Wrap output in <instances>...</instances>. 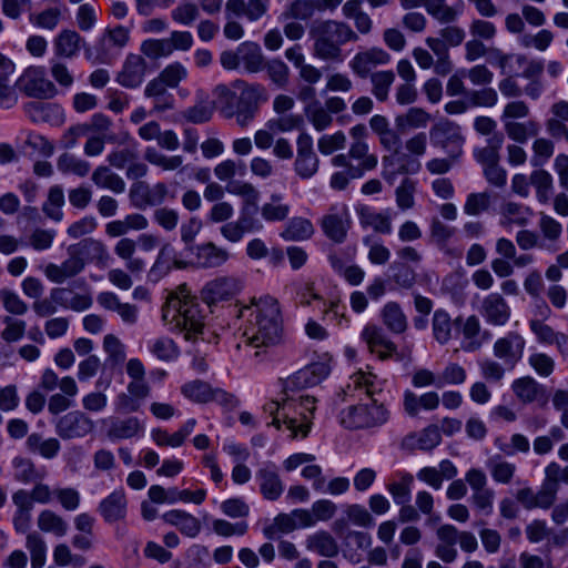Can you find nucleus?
I'll use <instances>...</instances> for the list:
<instances>
[{
	"mask_svg": "<svg viewBox=\"0 0 568 568\" xmlns=\"http://www.w3.org/2000/svg\"><path fill=\"white\" fill-rule=\"evenodd\" d=\"M237 317L245 322L243 343L255 348L258 358L283 341V320L278 302L271 296L252 300L251 304L239 308Z\"/></svg>",
	"mask_w": 568,
	"mask_h": 568,
	"instance_id": "f257e3e1",
	"label": "nucleus"
},
{
	"mask_svg": "<svg viewBox=\"0 0 568 568\" xmlns=\"http://www.w3.org/2000/svg\"><path fill=\"white\" fill-rule=\"evenodd\" d=\"M354 390H363L367 400L341 410L338 416L341 425L347 429H372L385 425L390 413L384 403L375 398V395L382 392L376 383V376L363 371L356 372L349 377L345 392Z\"/></svg>",
	"mask_w": 568,
	"mask_h": 568,
	"instance_id": "f03ea898",
	"label": "nucleus"
},
{
	"mask_svg": "<svg viewBox=\"0 0 568 568\" xmlns=\"http://www.w3.org/2000/svg\"><path fill=\"white\" fill-rule=\"evenodd\" d=\"M313 43V57L324 62L342 63V45L356 42L357 33L345 22L325 20L313 24L310 31Z\"/></svg>",
	"mask_w": 568,
	"mask_h": 568,
	"instance_id": "7ed1b4c3",
	"label": "nucleus"
},
{
	"mask_svg": "<svg viewBox=\"0 0 568 568\" xmlns=\"http://www.w3.org/2000/svg\"><path fill=\"white\" fill-rule=\"evenodd\" d=\"M162 318L183 333L187 341L201 334L204 326L199 303L187 295H171L163 307Z\"/></svg>",
	"mask_w": 568,
	"mask_h": 568,
	"instance_id": "20e7f679",
	"label": "nucleus"
},
{
	"mask_svg": "<svg viewBox=\"0 0 568 568\" xmlns=\"http://www.w3.org/2000/svg\"><path fill=\"white\" fill-rule=\"evenodd\" d=\"M368 131L365 124H356L349 129L352 139L346 153H338L331 159L333 166H352L353 173L363 175L373 171L378 164V158L369 151L366 141Z\"/></svg>",
	"mask_w": 568,
	"mask_h": 568,
	"instance_id": "39448f33",
	"label": "nucleus"
},
{
	"mask_svg": "<svg viewBox=\"0 0 568 568\" xmlns=\"http://www.w3.org/2000/svg\"><path fill=\"white\" fill-rule=\"evenodd\" d=\"M288 392L284 389L285 397L282 398L283 425L291 438H305L313 424L316 399L308 395L290 397Z\"/></svg>",
	"mask_w": 568,
	"mask_h": 568,
	"instance_id": "423d86ee",
	"label": "nucleus"
},
{
	"mask_svg": "<svg viewBox=\"0 0 568 568\" xmlns=\"http://www.w3.org/2000/svg\"><path fill=\"white\" fill-rule=\"evenodd\" d=\"M85 253L103 255L106 253V250L100 241L87 239L75 245L69 246V256L60 265L53 263L48 264L44 268V275L48 280L57 284H61L65 280L78 275L85 266L82 257Z\"/></svg>",
	"mask_w": 568,
	"mask_h": 568,
	"instance_id": "0eeeda50",
	"label": "nucleus"
},
{
	"mask_svg": "<svg viewBox=\"0 0 568 568\" xmlns=\"http://www.w3.org/2000/svg\"><path fill=\"white\" fill-rule=\"evenodd\" d=\"M318 224L324 235L335 244L346 241L352 225L349 209L344 203L333 204L320 219Z\"/></svg>",
	"mask_w": 568,
	"mask_h": 568,
	"instance_id": "6e6552de",
	"label": "nucleus"
},
{
	"mask_svg": "<svg viewBox=\"0 0 568 568\" xmlns=\"http://www.w3.org/2000/svg\"><path fill=\"white\" fill-rule=\"evenodd\" d=\"M434 146L440 148L450 159L457 160L463 153L465 139L458 124L450 121H439L429 130Z\"/></svg>",
	"mask_w": 568,
	"mask_h": 568,
	"instance_id": "1a4fd4ad",
	"label": "nucleus"
},
{
	"mask_svg": "<svg viewBox=\"0 0 568 568\" xmlns=\"http://www.w3.org/2000/svg\"><path fill=\"white\" fill-rule=\"evenodd\" d=\"M243 288V282L235 275H220L204 284L201 298L209 306L227 302L235 297Z\"/></svg>",
	"mask_w": 568,
	"mask_h": 568,
	"instance_id": "9d476101",
	"label": "nucleus"
},
{
	"mask_svg": "<svg viewBox=\"0 0 568 568\" xmlns=\"http://www.w3.org/2000/svg\"><path fill=\"white\" fill-rule=\"evenodd\" d=\"M130 30L123 26L108 28L95 43L97 60L100 63H111L120 51L129 43Z\"/></svg>",
	"mask_w": 568,
	"mask_h": 568,
	"instance_id": "9b49d317",
	"label": "nucleus"
},
{
	"mask_svg": "<svg viewBox=\"0 0 568 568\" xmlns=\"http://www.w3.org/2000/svg\"><path fill=\"white\" fill-rule=\"evenodd\" d=\"M294 172L302 180L312 179L320 169V159L314 151L313 138L302 132L296 138V156Z\"/></svg>",
	"mask_w": 568,
	"mask_h": 568,
	"instance_id": "f8f14e48",
	"label": "nucleus"
},
{
	"mask_svg": "<svg viewBox=\"0 0 568 568\" xmlns=\"http://www.w3.org/2000/svg\"><path fill=\"white\" fill-rule=\"evenodd\" d=\"M20 90L28 97L36 99H51L57 94V88L45 75L41 67L29 68L19 78Z\"/></svg>",
	"mask_w": 568,
	"mask_h": 568,
	"instance_id": "ddd939ff",
	"label": "nucleus"
},
{
	"mask_svg": "<svg viewBox=\"0 0 568 568\" xmlns=\"http://www.w3.org/2000/svg\"><path fill=\"white\" fill-rule=\"evenodd\" d=\"M390 61V55L384 49L372 47L359 50L349 60L348 67L359 79H367L377 67L386 65Z\"/></svg>",
	"mask_w": 568,
	"mask_h": 568,
	"instance_id": "4468645a",
	"label": "nucleus"
},
{
	"mask_svg": "<svg viewBox=\"0 0 568 568\" xmlns=\"http://www.w3.org/2000/svg\"><path fill=\"white\" fill-rule=\"evenodd\" d=\"M526 346L525 338L517 332H508L495 341L494 356L509 368H514L523 358Z\"/></svg>",
	"mask_w": 568,
	"mask_h": 568,
	"instance_id": "2eb2a0df",
	"label": "nucleus"
},
{
	"mask_svg": "<svg viewBox=\"0 0 568 568\" xmlns=\"http://www.w3.org/2000/svg\"><path fill=\"white\" fill-rule=\"evenodd\" d=\"M189 250L192 254V264L200 270L219 268L230 260L229 251L213 242L192 245Z\"/></svg>",
	"mask_w": 568,
	"mask_h": 568,
	"instance_id": "dca6fc26",
	"label": "nucleus"
},
{
	"mask_svg": "<svg viewBox=\"0 0 568 568\" xmlns=\"http://www.w3.org/2000/svg\"><path fill=\"white\" fill-rule=\"evenodd\" d=\"M94 428L93 420L83 412L73 410L61 416L55 424V433L62 439L82 438Z\"/></svg>",
	"mask_w": 568,
	"mask_h": 568,
	"instance_id": "f3484780",
	"label": "nucleus"
},
{
	"mask_svg": "<svg viewBox=\"0 0 568 568\" xmlns=\"http://www.w3.org/2000/svg\"><path fill=\"white\" fill-rule=\"evenodd\" d=\"M479 314L491 326H505L511 316V308L498 292H491L480 302Z\"/></svg>",
	"mask_w": 568,
	"mask_h": 568,
	"instance_id": "a211bd4d",
	"label": "nucleus"
},
{
	"mask_svg": "<svg viewBox=\"0 0 568 568\" xmlns=\"http://www.w3.org/2000/svg\"><path fill=\"white\" fill-rule=\"evenodd\" d=\"M331 367L326 362H315L297 371L285 382V390L313 387L328 376Z\"/></svg>",
	"mask_w": 568,
	"mask_h": 568,
	"instance_id": "6ab92c4d",
	"label": "nucleus"
},
{
	"mask_svg": "<svg viewBox=\"0 0 568 568\" xmlns=\"http://www.w3.org/2000/svg\"><path fill=\"white\" fill-rule=\"evenodd\" d=\"M382 162V176L389 184H393L399 174H416L422 169L420 161L406 153L398 152L397 154L384 156Z\"/></svg>",
	"mask_w": 568,
	"mask_h": 568,
	"instance_id": "aec40b11",
	"label": "nucleus"
},
{
	"mask_svg": "<svg viewBox=\"0 0 568 568\" xmlns=\"http://www.w3.org/2000/svg\"><path fill=\"white\" fill-rule=\"evenodd\" d=\"M148 63L141 54L126 55L122 69L116 75V82L128 89H135L142 84L146 74Z\"/></svg>",
	"mask_w": 568,
	"mask_h": 568,
	"instance_id": "412c9836",
	"label": "nucleus"
},
{
	"mask_svg": "<svg viewBox=\"0 0 568 568\" xmlns=\"http://www.w3.org/2000/svg\"><path fill=\"white\" fill-rule=\"evenodd\" d=\"M98 511L104 523L112 525L123 521L128 515V498L123 489H115L101 499Z\"/></svg>",
	"mask_w": 568,
	"mask_h": 568,
	"instance_id": "4be33fe9",
	"label": "nucleus"
},
{
	"mask_svg": "<svg viewBox=\"0 0 568 568\" xmlns=\"http://www.w3.org/2000/svg\"><path fill=\"white\" fill-rule=\"evenodd\" d=\"M23 109L27 116L34 123L60 126L65 120L62 106L57 103L33 101L26 103Z\"/></svg>",
	"mask_w": 568,
	"mask_h": 568,
	"instance_id": "5701e85b",
	"label": "nucleus"
},
{
	"mask_svg": "<svg viewBox=\"0 0 568 568\" xmlns=\"http://www.w3.org/2000/svg\"><path fill=\"white\" fill-rule=\"evenodd\" d=\"M255 479L258 483L260 493L264 499L274 501L282 496L284 484L273 463H264L255 473Z\"/></svg>",
	"mask_w": 568,
	"mask_h": 568,
	"instance_id": "b1692460",
	"label": "nucleus"
},
{
	"mask_svg": "<svg viewBox=\"0 0 568 568\" xmlns=\"http://www.w3.org/2000/svg\"><path fill=\"white\" fill-rule=\"evenodd\" d=\"M454 324L460 325V332L463 335L462 348L465 352H476L481 348L485 337L489 338L490 333L485 331L481 335L480 321L476 315H470L463 321L459 316L454 321Z\"/></svg>",
	"mask_w": 568,
	"mask_h": 568,
	"instance_id": "393cba45",
	"label": "nucleus"
},
{
	"mask_svg": "<svg viewBox=\"0 0 568 568\" xmlns=\"http://www.w3.org/2000/svg\"><path fill=\"white\" fill-rule=\"evenodd\" d=\"M144 424L135 416L125 418H110L106 428V437L111 442L132 439L143 436Z\"/></svg>",
	"mask_w": 568,
	"mask_h": 568,
	"instance_id": "a878e982",
	"label": "nucleus"
},
{
	"mask_svg": "<svg viewBox=\"0 0 568 568\" xmlns=\"http://www.w3.org/2000/svg\"><path fill=\"white\" fill-rule=\"evenodd\" d=\"M359 225L379 234H390L393 231L392 216L388 210L378 211L368 205L356 207Z\"/></svg>",
	"mask_w": 568,
	"mask_h": 568,
	"instance_id": "bb28decb",
	"label": "nucleus"
},
{
	"mask_svg": "<svg viewBox=\"0 0 568 568\" xmlns=\"http://www.w3.org/2000/svg\"><path fill=\"white\" fill-rule=\"evenodd\" d=\"M361 338L366 343L368 349L382 359L396 353V345L386 336L383 328L376 325H366L361 333Z\"/></svg>",
	"mask_w": 568,
	"mask_h": 568,
	"instance_id": "cd10ccee",
	"label": "nucleus"
},
{
	"mask_svg": "<svg viewBox=\"0 0 568 568\" xmlns=\"http://www.w3.org/2000/svg\"><path fill=\"white\" fill-rule=\"evenodd\" d=\"M87 42L79 32L62 29L53 39V51L59 58L73 59L79 55Z\"/></svg>",
	"mask_w": 568,
	"mask_h": 568,
	"instance_id": "c85d7f7f",
	"label": "nucleus"
},
{
	"mask_svg": "<svg viewBox=\"0 0 568 568\" xmlns=\"http://www.w3.org/2000/svg\"><path fill=\"white\" fill-rule=\"evenodd\" d=\"M437 546L435 555L446 564L454 562L458 556L456 544L458 539L457 528L453 525H442L436 530Z\"/></svg>",
	"mask_w": 568,
	"mask_h": 568,
	"instance_id": "c756f323",
	"label": "nucleus"
},
{
	"mask_svg": "<svg viewBox=\"0 0 568 568\" xmlns=\"http://www.w3.org/2000/svg\"><path fill=\"white\" fill-rule=\"evenodd\" d=\"M500 220L499 224L503 227H511L513 225L525 227L529 224L534 212L524 204L513 201L504 202L499 209Z\"/></svg>",
	"mask_w": 568,
	"mask_h": 568,
	"instance_id": "7c9ffc66",
	"label": "nucleus"
},
{
	"mask_svg": "<svg viewBox=\"0 0 568 568\" xmlns=\"http://www.w3.org/2000/svg\"><path fill=\"white\" fill-rule=\"evenodd\" d=\"M232 87L240 93L239 106L257 111L258 105L267 100L266 89L260 83H247L243 80H235Z\"/></svg>",
	"mask_w": 568,
	"mask_h": 568,
	"instance_id": "2f4dec72",
	"label": "nucleus"
},
{
	"mask_svg": "<svg viewBox=\"0 0 568 568\" xmlns=\"http://www.w3.org/2000/svg\"><path fill=\"white\" fill-rule=\"evenodd\" d=\"M440 404L439 395L436 392H427L417 396L414 392L406 389L403 395L404 412L416 417L420 409L435 410Z\"/></svg>",
	"mask_w": 568,
	"mask_h": 568,
	"instance_id": "473e14b6",
	"label": "nucleus"
},
{
	"mask_svg": "<svg viewBox=\"0 0 568 568\" xmlns=\"http://www.w3.org/2000/svg\"><path fill=\"white\" fill-rule=\"evenodd\" d=\"M93 184L102 190H109L114 194L125 192V181L118 173L113 172L109 165H98L91 175Z\"/></svg>",
	"mask_w": 568,
	"mask_h": 568,
	"instance_id": "72a5a7b5",
	"label": "nucleus"
},
{
	"mask_svg": "<svg viewBox=\"0 0 568 568\" xmlns=\"http://www.w3.org/2000/svg\"><path fill=\"white\" fill-rule=\"evenodd\" d=\"M440 442V429L436 425H429L419 433L407 435L403 440V445L410 449L432 450Z\"/></svg>",
	"mask_w": 568,
	"mask_h": 568,
	"instance_id": "f704fd0d",
	"label": "nucleus"
},
{
	"mask_svg": "<svg viewBox=\"0 0 568 568\" xmlns=\"http://www.w3.org/2000/svg\"><path fill=\"white\" fill-rule=\"evenodd\" d=\"M144 95L152 100L153 111L156 113L172 110L174 97L168 91V87L158 79H152L144 88Z\"/></svg>",
	"mask_w": 568,
	"mask_h": 568,
	"instance_id": "c9c22d12",
	"label": "nucleus"
},
{
	"mask_svg": "<svg viewBox=\"0 0 568 568\" xmlns=\"http://www.w3.org/2000/svg\"><path fill=\"white\" fill-rule=\"evenodd\" d=\"M305 547L308 551L322 557H335L338 554V545L334 537L326 530H318L308 535L305 539Z\"/></svg>",
	"mask_w": 568,
	"mask_h": 568,
	"instance_id": "e433bc0d",
	"label": "nucleus"
},
{
	"mask_svg": "<svg viewBox=\"0 0 568 568\" xmlns=\"http://www.w3.org/2000/svg\"><path fill=\"white\" fill-rule=\"evenodd\" d=\"M511 390L524 404L536 402L545 396V388L531 376H524L511 383Z\"/></svg>",
	"mask_w": 568,
	"mask_h": 568,
	"instance_id": "4c0bfd02",
	"label": "nucleus"
},
{
	"mask_svg": "<svg viewBox=\"0 0 568 568\" xmlns=\"http://www.w3.org/2000/svg\"><path fill=\"white\" fill-rule=\"evenodd\" d=\"M37 526L40 531L51 534L58 538L64 537L69 530L68 521L51 509H43L39 513Z\"/></svg>",
	"mask_w": 568,
	"mask_h": 568,
	"instance_id": "58836bf2",
	"label": "nucleus"
},
{
	"mask_svg": "<svg viewBox=\"0 0 568 568\" xmlns=\"http://www.w3.org/2000/svg\"><path fill=\"white\" fill-rule=\"evenodd\" d=\"M241 65L248 73H257L265 68V57L261 47L255 42H243L240 45Z\"/></svg>",
	"mask_w": 568,
	"mask_h": 568,
	"instance_id": "ea45409f",
	"label": "nucleus"
},
{
	"mask_svg": "<svg viewBox=\"0 0 568 568\" xmlns=\"http://www.w3.org/2000/svg\"><path fill=\"white\" fill-rule=\"evenodd\" d=\"M314 232V226L310 220L295 216L286 222L280 236L285 241L300 242L310 240Z\"/></svg>",
	"mask_w": 568,
	"mask_h": 568,
	"instance_id": "a19ab883",
	"label": "nucleus"
},
{
	"mask_svg": "<svg viewBox=\"0 0 568 568\" xmlns=\"http://www.w3.org/2000/svg\"><path fill=\"white\" fill-rule=\"evenodd\" d=\"M13 477L20 483L30 484L42 480L44 470H38L33 462L27 457L16 456L12 462Z\"/></svg>",
	"mask_w": 568,
	"mask_h": 568,
	"instance_id": "79ce46f5",
	"label": "nucleus"
},
{
	"mask_svg": "<svg viewBox=\"0 0 568 568\" xmlns=\"http://www.w3.org/2000/svg\"><path fill=\"white\" fill-rule=\"evenodd\" d=\"M144 160L165 172L183 171L184 169L182 155H166L153 146L145 149Z\"/></svg>",
	"mask_w": 568,
	"mask_h": 568,
	"instance_id": "37998d69",
	"label": "nucleus"
},
{
	"mask_svg": "<svg viewBox=\"0 0 568 568\" xmlns=\"http://www.w3.org/2000/svg\"><path fill=\"white\" fill-rule=\"evenodd\" d=\"M385 326L394 334H402L407 329V317L396 302H388L382 310Z\"/></svg>",
	"mask_w": 568,
	"mask_h": 568,
	"instance_id": "c03bdc74",
	"label": "nucleus"
},
{
	"mask_svg": "<svg viewBox=\"0 0 568 568\" xmlns=\"http://www.w3.org/2000/svg\"><path fill=\"white\" fill-rule=\"evenodd\" d=\"M487 468L494 481L503 485L510 484L517 470L514 463L505 460L499 455L493 456L487 460Z\"/></svg>",
	"mask_w": 568,
	"mask_h": 568,
	"instance_id": "a18cd8bd",
	"label": "nucleus"
},
{
	"mask_svg": "<svg viewBox=\"0 0 568 568\" xmlns=\"http://www.w3.org/2000/svg\"><path fill=\"white\" fill-rule=\"evenodd\" d=\"M504 143V135L501 133H494L488 140L487 145L476 149L474 156L483 166L494 165L499 162V150Z\"/></svg>",
	"mask_w": 568,
	"mask_h": 568,
	"instance_id": "49530a36",
	"label": "nucleus"
},
{
	"mask_svg": "<svg viewBox=\"0 0 568 568\" xmlns=\"http://www.w3.org/2000/svg\"><path fill=\"white\" fill-rule=\"evenodd\" d=\"M291 212V206L283 202V195L273 193L270 196V202H266L261 207V215L267 222L284 221Z\"/></svg>",
	"mask_w": 568,
	"mask_h": 568,
	"instance_id": "de8ad7c7",
	"label": "nucleus"
},
{
	"mask_svg": "<svg viewBox=\"0 0 568 568\" xmlns=\"http://www.w3.org/2000/svg\"><path fill=\"white\" fill-rule=\"evenodd\" d=\"M26 548L30 552L31 567L42 568L47 562V542L44 538L38 532L32 531L27 535Z\"/></svg>",
	"mask_w": 568,
	"mask_h": 568,
	"instance_id": "09e8293b",
	"label": "nucleus"
},
{
	"mask_svg": "<svg viewBox=\"0 0 568 568\" xmlns=\"http://www.w3.org/2000/svg\"><path fill=\"white\" fill-rule=\"evenodd\" d=\"M149 352L158 359L170 362L178 358L180 351L175 342L168 337L161 336L148 342Z\"/></svg>",
	"mask_w": 568,
	"mask_h": 568,
	"instance_id": "8fccbe9b",
	"label": "nucleus"
},
{
	"mask_svg": "<svg viewBox=\"0 0 568 568\" xmlns=\"http://www.w3.org/2000/svg\"><path fill=\"white\" fill-rule=\"evenodd\" d=\"M316 11H320L316 0H293L283 11L284 19H294L307 21L313 18Z\"/></svg>",
	"mask_w": 568,
	"mask_h": 568,
	"instance_id": "3c124183",
	"label": "nucleus"
},
{
	"mask_svg": "<svg viewBox=\"0 0 568 568\" xmlns=\"http://www.w3.org/2000/svg\"><path fill=\"white\" fill-rule=\"evenodd\" d=\"M304 113L308 122L317 132L328 129L333 123V116L320 101L308 103L304 108Z\"/></svg>",
	"mask_w": 568,
	"mask_h": 568,
	"instance_id": "603ef678",
	"label": "nucleus"
},
{
	"mask_svg": "<svg viewBox=\"0 0 568 568\" xmlns=\"http://www.w3.org/2000/svg\"><path fill=\"white\" fill-rule=\"evenodd\" d=\"M57 168L63 174H74L84 178L90 172L91 165L88 161L71 153H62L57 160Z\"/></svg>",
	"mask_w": 568,
	"mask_h": 568,
	"instance_id": "864d4df0",
	"label": "nucleus"
},
{
	"mask_svg": "<svg viewBox=\"0 0 568 568\" xmlns=\"http://www.w3.org/2000/svg\"><path fill=\"white\" fill-rule=\"evenodd\" d=\"M368 78L372 84V94L381 102L386 101L395 81V73L392 70H381L373 72Z\"/></svg>",
	"mask_w": 568,
	"mask_h": 568,
	"instance_id": "5fc2aeb1",
	"label": "nucleus"
},
{
	"mask_svg": "<svg viewBox=\"0 0 568 568\" xmlns=\"http://www.w3.org/2000/svg\"><path fill=\"white\" fill-rule=\"evenodd\" d=\"M434 338L440 344H447L452 338L453 322L445 310H436L432 320Z\"/></svg>",
	"mask_w": 568,
	"mask_h": 568,
	"instance_id": "6e6d98bb",
	"label": "nucleus"
},
{
	"mask_svg": "<svg viewBox=\"0 0 568 568\" xmlns=\"http://www.w3.org/2000/svg\"><path fill=\"white\" fill-rule=\"evenodd\" d=\"M64 205V192L60 185H53L49 189L48 199L43 203L42 211L45 215L59 222L63 217L62 206Z\"/></svg>",
	"mask_w": 568,
	"mask_h": 568,
	"instance_id": "4d7b16f0",
	"label": "nucleus"
},
{
	"mask_svg": "<svg viewBox=\"0 0 568 568\" xmlns=\"http://www.w3.org/2000/svg\"><path fill=\"white\" fill-rule=\"evenodd\" d=\"M504 129L511 140L519 143H525L528 136H536L539 132V125L535 121H506L504 123Z\"/></svg>",
	"mask_w": 568,
	"mask_h": 568,
	"instance_id": "13d9d810",
	"label": "nucleus"
},
{
	"mask_svg": "<svg viewBox=\"0 0 568 568\" xmlns=\"http://www.w3.org/2000/svg\"><path fill=\"white\" fill-rule=\"evenodd\" d=\"M426 11L429 16L443 24L454 22L460 11L456 7H450L446 0H427Z\"/></svg>",
	"mask_w": 568,
	"mask_h": 568,
	"instance_id": "bf43d9fd",
	"label": "nucleus"
},
{
	"mask_svg": "<svg viewBox=\"0 0 568 568\" xmlns=\"http://www.w3.org/2000/svg\"><path fill=\"white\" fill-rule=\"evenodd\" d=\"M417 182L405 178L395 190L396 205L400 211H408L415 206Z\"/></svg>",
	"mask_w": 568,
	"mask_h": 568,
	"instance_id": "052dcab7",
	"label": "nucleus"
},
{
	"mask_svg": "<svg viewBox=\"0 0 568 568\" xmlns=\"http://www.w3.org/2000/svg\"><path fill=\"white\" fill-rule=\"evenodd\" d=\"M430 115L420 108H410L405 114L396 118V126L405 131L407 129L426 128Z\"/></svg>",
	"mask_w": 568,
	"mask_h": 568,
	"instance_id": "680f3d73",
	"label": "nucleus"
},
{
	"mask_svg": "<svg viewBox=\"0 0 568 568\" xmlns=\"http://www.w3.org/2000/svg\"><path fill=\"white\" fill-rule=\"evenodd\" d=\"M170 45L171 44L166 38H150L141 42L140 52L142 57H146L150 60H158L161 58H168L172 54Z\"/></svg>",
	"mask_w": 568,
	"mask_h": 568,
	"instance_id": "e2e57ef3",
	"label": "nucleus"
},
{
	"mask_svg": "<svg viewBox=\"0 0 568 568\" xmlns=\"http://www.w3.org/2000/svg\"><path fill=\"white\" fill-rule=\"evenodd\" d=\"M103 351L108 355L106 362L111 366L121 365L126 358L125 345L113 334H106L104 336Z\"/></svg>",
	"mask_w": 568,
	"mask_h": 568,
	"instance_id": "0e129e2a",
	"label": "nucleus"
},
{
	"mask_svg": "<svg viewBox=\"0 0 568 568\" xmlns=\"http://www.w3.org/2000/svg\"><path fill=\"white\" fill-rule=\"evenodd\" d=\"M495 446L506 456H514L517 453L527 454L530 450L529 439L519 433L513 434L509 442L496 438Z\"/></svg>",
	"mask_w": 568,
	"mask_h": 568,
	"instance_id": "69168bd1",
	"label": "nucleus"
},
{
	"mask_svg": "<svg viewBox=\"0 0 568 568\" xmlns=\"http://www.w3.org/2000/svg\"><path fill=\"white\" fill-rule=\"evenodd\" d=\"M413 480V475L404 473L400 476V480L393 481L387 485V490L396 505H405L409 503Z\"/></svg>",
	"mask_w": 568,
	"mask_h": 568,
	"instance_id": "338daca9",
	"label": "nucleus"
},
{
	"mask_svg": "<svg viewBox=\"0 0 568 568\" xmlns=\"http://www.w3.org/2000/svg\"><path fill=\"white\" fill-rule=\"evenodd\" d=\"M528 326L539 344L556 345L559 336L562 335L561 332L555 331L539 318H530Z\"/></svg>",
	"mask_w": 568,
	"mask_h": 568,
	"instance_id": "774afa93",
	"label": "nucleus"
}]
</instances>
